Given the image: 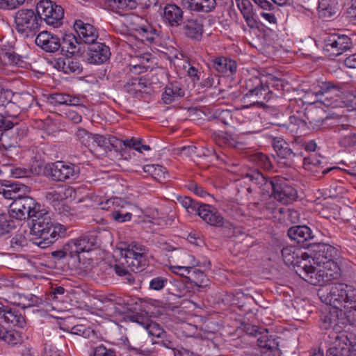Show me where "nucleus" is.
Returning <instances> with one entry per match:
<instances>
[{"mask_svg":"<svg viewBox=\"0 0 356 356\" xmlns=\"http://www.w3.org/2000/svg\"><path fill=\"white\" fill-rule=\"evenodd\" d=\"M245 177L284 204L292 202L298 197L296 189L284 177L275 176L269 179L258 170H250Z\"/></svg>","mask_w":356,"mask_h":356,"instance_id":"f257e3e1","label":"nucleus"},{"mask_svg":"<svg viewBox=\"0 0 356 356\" xmlns=\"http://www.w3.org/2000/svg\"><path fill=\"white\" fill-rule=\"evenodd\" d=\"M345 85L342 83L316 80L306 90L307 93L314 95L316 101L327 107H337L344 92Z\"/></svg>","mask_w":356,"mask_h":356,"instance_id":"f03ea898","label":"nucleus"},{"mask_svg":"<svg viewBox=\"0 0 356 356\" xmlns=\"http://www.w3.org/2000/svg\"><path fill=\"white\" fill-rule=\"evenodd\" d=\"M323 301L332 307L339 308L341 316L342 308L356 311V288L350 284L338 283L332 285L326 295L323 296Z\"/></svg>","mask_w":356,"mask_h":356,"instance_id":"7ed1b4c3","label":"nucleus"},{"mask_svg":"<svg viewBox=\"0 0 356 356\" xmlns=\"http://www.w3.org/2000/svg\"><path fill=\"white\" fill-rule=\"evenodd\" d=\"M41 26L42 20L36 8L35 10L21 8L15 13V29L25 38L35 35L40 31Z\"/></svg>","mask_w":356,"mask_h":356,"instance_id":"20e7f679","label":"nucleus"},{"mask_svg":"<svg viewBox=\"0 0 356 356\" xmlns=\"http://www.w3.org/2000/svg\"><path fill=\"white\" fill-rule=\"evenodd\" d=\"M298 143L296 139L291 144L287 143L282 138H274L272 146L276 153L277 162L285 167H293L296 163L301 162L302 152L298 151Z\"/></svg>","mask_w":356,"mask_h":356,"instance_id":"39448f33","label":"nucleus"},{"mask_svg":"<svg viewBox=\"0 0 356 356\" xmlns=\"http://www.w3.org/2000/svg\"><path fill=\"white\" fill-rule=\"evenodd\" d=\"M11 213H15V220L35 218L39 214H43V207L29 196L21 195L10 205Z\"/></svg>","mask_w":356,"mask_h":356,"instance_id":"423d86ee","label":"nucleus"},{"mask_svg":"<svg viewBox=\"0 0 356 356\" xmlns=\"http://www.w3.org/2000/svg\"><path fill=\"white\" fill-rule=\"evenodd\" d=\"M44 175L54 181H65L76 179L79 175V168L73 163L58 161L45 165Z\"/></svg>","mask_w":356,"mask_h":356,"instance_id":"0eeeda50","label":"nucleus"},{"mask_svg":"<svg viewBox=\"0 0 356 356\" xmlns=\"http://www.w3.org/2000/svg\"><path fill=\"white\" fill-rule=\"evenodd\" d=\"M36 9L42 23L44 22L47 25L56 28L63 24L64 10L54 1L40 0L36 3Z\"/></svg>","mask_w":356,"mask_h":356,"instance_id":"6e6552de","label":"nucleus"},{"mask_svg":"<svg viewBox=\"0 0 356 356\" xmlns=\"http://www.w3.org/2000/svg\"><path fill=\"white\" fill-rule=\"evenodd\" d=\"M334 346L327 349V356H356V334L346 330L333 336Z\"/></svg>","mask_w":356,"mask_h":356,"instance_id":"1a4fd4ad","label":"nucleus"},{"mask_svg":"<svg viewBox=\"0 0 356 356\" xmlns=\"http://www.w3.org/2000/svg\"><path fill=\"white\" fill-rule=\"evenodd\" d=\"M307 250L309 253L305 255L311 257L314 264L319 266L333 264L335 269L337 268L334 261L337 256V249L334 246L324 243H313Z\"/></svg>","mask_w":356,"mask_h":356,"instance_id":"9d476101","label":"nucleus"},{"mask_svg":"<svg viewBox=\"0 0 356 356\" xmlns=\"http://www.w3.org/2000/svg\"><path fill=\"white\" fill-rule=\"evenodd\" d=\"M244 88L247 90L243 99H250L253 103H262L271 92L265 88L264 81L258 76H251L245 81Z\"/></svg>","mask_w":356,"mask_h":356,"instance_id":"9b49d317","label":"nucleus"},{"mask_svg":"<svg viewBox=\"0 0 356 356\" xmlns=\"http://www.w3.org/2000/svg\"><path fill=\"white\" fill-rule=\"evenodd\" d=\"M352 46V40L348 36L332 34L325 38L323 50L329 56H338L350 49Z\"/></svg>","mask_w":356,"mask_h":356,"instance_id":"f8f14e48","label":"nucleus"},{"mask_svg":"<svg viewBox=\"0 0 356 356\" xmlns=\"http://www.w3.org/2000/svg\"><path fill=\"white\" fill-rule=\"evenodd\" d=\"M339 308L333 307L329 312H323L320 316L319 327L321 330L332 329L334 334L337 335L345 330L347 324L343 318H340Z\"/></svg>","mask_w":356,"mask_h":356,"instance_id":"ddd939ff","label":"nucleus"},{"mask_svg":"<svg viewBox=\"0 0 356 356\" xmlns=\"http://www.w3.org/2000/svg\"><path fill=\"white\" fill-rule=\"evenodd\" d=\"M58 229L43 231L38 234H31L30 241L41 248H45L56 242L58 238L64 237L66 228L63 225H58Z\"/></svg>","mask_w":356,"mask_h":356,"instance_id":"4468645a","label":"nucleus"},{"mask_svg":"<svg viewBox=\"0 0 356 356\" xmlns=\"http://www.w3.org/2000/svg\"><path fill=\"white\" fill-rule=\"evenodd\" d=\"M309 253V251L307 252H302L300 256L298 257L299 259H297V264H293L292 266L296 269V272L299 274L300 276H302V278L308 283L312 285H316L318 284L320 280H318L317 274H316V268L312 265L311 261H308V259L311 257H306L304 254Z\"/></svg>","mask_w":356,"mask_h":356,"instance_id":"2eb2a0df","label":"nucleus"},{"mask_svg":"<svg viewBox=\"0 0 356 356\" xmlns=\"http://www.w3.org/2000/svg\"><path fill=\"white\" fill-rule=\"evenodd\" d=\"M0 322L20 328H23L26 325L24 316L17 308L4 305L1 302Z\"/></svg>","mask_w":356,"mask_h":356,"instance_id":"dca6fc26","label":"nucleus"},{"mask_svg":"<svg viewBox=\"0 0 356 356\" xmlns=\"http://www.w3.org/2000/svg\"><path fill=\"white\" fill-rule=\"evenodd\" d=\"M290 239L295 241L300 246L308 249L312 245L309 241L313 239L314 235L311 229L307 225H294L287 231Z\"/></svg>","mask_w":356,"mask_h":356,"instance_id":"f3484780","label":"nucleus"},{"mask_svg":"<svg viewBox=\"0 0 356 356\" xmlns=\"http://www.w3.org/2000/svg\"><path fill=\"white\" fill-rule=\"evenodd\" d=\"M111 56L110 48L102 42H93L88 47V61L90 64H102Z\"/></svg>","mask_w":356,"mask_h":356,"instance_id":"a211bd4d","label":"nucleus"},{"mask_svg":"<svg viewBox=\"0 0 356 356\" xmlns=\"http://www.w3.org/2000/svg\"><path fill=\"white\" fill-rule=\"evenodd\" d=\"M36 45L43 51L49 53H55L60 50V40L47 31H41L35 38Z\"/></svg>","mask_w":356,"mask_h":356,"instance_id":"6ab92c4d","label":"nucleus"},{"mask_svg":"<svg viewBox=\"0 0 356 356\" xmlns=\"http://www.w3.org/2000/svg\"><path fill=\"white\" fill-rule=\"evenodd\" d=\"M204 222L214 227H222L224 218L221 213L213 206L202 204L197 213Z\"/></svg>","mask_w":356,"mask_h":356,"instance_id":"aec40b11","label":"nucleus"},{"mask_svg":"<svg viewBox=\"0 0 356 356\" xmlns=\"http://www.w3.org/2000/svg\"><path fill=\"white\" fill-rule=\"evenodd\" d=\"M74 29L81 42L90 44L95 42L98 38L97 30L92 25L84 23L81 20L75 21Z\"/></svg>","mask_w":356,"mask_h":356,"instance_id":"412c9836","label":"nucleus"},{"mask_svg":"<svg viewBox=\"0 0 356 356\" xmlns=\"http://www.w3.org/2000/svg\"><path fill=\"white\" fill-rule=\"evenodd\" d=\"M54 67L65 74H81L83 71V67L80 62L72 57L67 56L65 58L60 57L55 60Z\"/></svg>","mask_w":356,"mask_h":356,"instance_id":"4be33fe9","label":"nucleus"},{"mask_svg":"<svg viewBox=\"0 0 356 356\" xmlns=\"http://www.w3.org/2000/svg\"><path fill=\"white\" fill-rule=\"evenodd\" d=\"M185 254L186 257L188 259L189 261L188 263H186V264L191 265L187 266H174L172 268V272L175 273L179 274L181 275H184V272L179 273L180 271H184L186 273H189L191 270H193V273L194 275L197 276L198 278H200V280H193V282L195 283V284L199 287L202 288L207 285L208 280H204L205 275L204 272L197 270V269H193L195 264V258L193 255H191L186 252H185Z\"/></svg>","mask_w":356,"mask_h":356,"instance_id":"5701e85b","label":"nucleus"},{"mask_svg":"<svg viewBox=\"0 0 356 356\" xmlns=\"http://www.w3.org/2000/svg\"><path fill=\"white\" fill-rule=\"evenodd\" d=\"M42 213L43 214H39L37 217L33 218L31 234H38L43 231L50 232L54 229H58V225L59 224H53L49 211L44 209Z\"/></svg>","mask_w":356,"mask_h":356,"instance_id":"b1692460","label":"nucleus"},{"mask_svg":"<svg viewBox=\"0 0 356 356\" xmlns=\"http://www.w3.org/2000/svg\"><path fill=\"white\" fill-rule=\"evenodd\" d=\"M60 53L63 55L70 54L71 56L81 53L82 43L74 34H65L60 41Z\"/></svg>","mask_w":356,"mask_h":356,"instance_id":"393cba45","label":"nucleus"},{"mask_svg":"<svg viewBox=\"0 0 356 356\" xmlns=\"http://www.w3.org/2000/svg\"><path fill=\"white\" fill-rule=\"evenodd\" d=\"M182 31L186 38L200 41L204 33L203 24L197 19H188L184 22Z\"/></svg>","mask_w":356,"mask_h":356,"instance_id":"a878e982","label":"nucleus"},{"mask_svg":"<svg viewBox=\"0 0 356 356\" xmlns=\"http://www.w3.org/2000/svg\"><path fill=\"white\" fill-rule=\"evenodd\" d=\"M183 14L181 8L174 3L167 4L163 8V18L172 27H178L182 24Z\"/></svg>","mask_w":356,"mask_h":356,"instance_id":"bb28decb","label":"nucleus"},{"mask_svg":"<svg viewBox=\"0 0 356 356\" xmlns=\"http://www.w3.org/2000/svg\"><path fill=\"white\" fill-rule=\"evenodd\" d=\"M237 6L240 10L247 25L250 29H259V22L257 19V14L254 11L253 6L249 0L237 1Z\"/></svg>","mask_w":356,"mask_h":356,"instance_id":"cd10ccee","label":"nucleus"},{"mask_svg":"<svg viewBox=\"0 0 356 356\" xmlns=\"http://www.w3.org/2000/svg\"><path fill=\"white\" fill-rule=\"evenodd\" d=\"M185 95V90L179 82H171L166 85L162 94V101L165 104H170Z\"/></svg>","mask_w":356,"mask_h":356,"instance_id":"c85d7f7f","label":"nucleus"},{"mask_svg":"<svg viewBox=\"0 0 356 356\" xmlns=\"http://www.w3.org/2000/svg\"><path fill=\"white\" fill-rule=\"evenodd\" d=\"M158 341L152 342V344H159L169 350H171L174 356H198L197 354L185 349L178 348L176 342L172 340V337L165 332V336L161 337Z\"/></svg>","mask_w":356,"mask_h":356,"instance_id":"c756f323","label":"nucleus"},{"mask_svg":"<svg viewBox=\"0 0 356 356\" xmlns=\"http://www.w3.org/2000/svg\"><path fill=\"white\" fill-rule=\"evenodd\" d=\"M213 68L220 73L227 75L234 74L237 71V63L227 57H216L213 60Z\"/></svg>","mask_w":356,"mask_h":356,"instance_id":"7c9ffc66","label":"nucleus"},{"mask_svg":"<svg viewBox=\"0 0 356 356\" xmlns=\"http://www.w3.org/2000/svg\"><path fill=\"white\" fill-rule=\"evenodd\" d=\"M181 3L191 10L203 13L212 11L216 6V0H181Z\"/></svg>","mask_w":356,"mask_h":356,"instance_id":"2f4dec72","label":"nucleus"},{"mask_svg":"<svg viewBox=\"0 0 356 356\" xmlns=\"http://www.w3.org/2000/svg\"><path fill=\"white\" fill-rule=\"evenodd\" d=\"M107 145L110 147V149H107L109 151L114 149L117 152L122 151L126 148H131L134 149H138L137 145H139L138 141H136V138H132L129 140H122L115 136L108 135Z\"/></svg>","mask_w":356,"mask_h":356,"instance_id":"473e14b6","label":"nucleus"},{"mask_svg":"<svg viewBox=\"0 0 356 356\" xmlns=\"http://www.w3.org/2000/svg\"><path fill=\"white\" fill-rule=\"evenodd\" d=\"M332 266H333V264L323 266L324 269L316 272V274H317L318 280H320L319 283L316 284V285L328 283H331L334 285L339 283L337 282V281L340 278L341 273L338 270H333Z\"/></svg>","mask_w":356,"mask_h":356,"instance_id":"72a5a7b5","label":"nucleus"},{"mask_svg":"<svg viewBox=\"0 0 356 356\" xmlns=\"http://www.w3.org/2000/svg\"><path fill=\"white\" fill-rule=\"evenodd\" d=\"M0 59L6 65L22 67L24 63L22 56L16 52L14 47L2 49L0 51Z\"/></svg>","mask_w":356,"mask_h":356,"instance_id":"f704fd0d","label":"nucleus"},{"mask_svg":"<svg viewBox=\"0 0 356 356\" xmlns=\"http://www.w3.org/2000/svg\"><path fill=\"white\" fill-rule=\"evenodd\" d=\"M265 88H268V91L271 93L268 94V99H264V101H269L274 97H278L282 95V91L284 90V81L276 76H269L264 81Z\"/></svg>","mask_w":356,"mask_h":356,"instance_id":"c9c22d12","label":"nucleus"},{"mask_svg":"<svg viewBox=\"0 0 356 356\" xmlns=\"http://www.w3.org/2000/svg\"><path fill=\"white\" fill-rule=\"evenodd\" d=\"M74 240L81 252H89L98 245L97 237L95 233H88Z\"/></svg>","mask_w":356,"mask_h":356,"instance_id":"e433bc0d","label":"nucleus"},{"mask_svg":"<svg viewBox=\"0 0 356 356\" xmlns=\"http://www.w3.org/2000/svg\"><path fill=\"white\" fill-rule=\"evenodd\" d=\"M48 102L53 105L78 106L79 99L65 93H53L49 95Z\"/></svg>","mask_w":356,"mask_h":356,"instance_id":"4c0bfd02","label":"nucleus"},{"mask_svg":"<svg viewBox=\"0 0 356 356\" xmlns=\"http://www.w3.org/2000/svg\"><path fill=\"white\" fill-rule=\"evenodd\" d=\"M107 3L108 8L117 13L134 9L138 6L136 0H108Z\"/></svg>","mask_w":356,"mask_h":356,"instance_id":"58836bf2","label":"nucleus"},{"mask_svg":"<svg viewBox=\"0 0 356 356\" xmlns=\"http://www.w3.org/2000/svg\"><path fill=\"white\" fill-rule=\"evenodd\" d=\"M15 213H11L10 209L8 213L0 214V235H5L10 233L17 227Z\"/></svg>","mask_w":356,"mask_h":356,"instance_id":"ea45409f","label":"nucleus"},{"mask_svg":"<svg viewBox=\"0 0 356 356\" xmlns=\"http://www.w3.org/2000/svg\"><path fill=\"white\" fill-rule=\"evenodd\" d=\"M302 252L300 248L296 246H286L282 250V256L284 262L287 266H292L297 264V259L300 256Z\"/></svg>","mask_w":356,"mask_h":356,"instance_id":"a19ab883","label":"nucleus"},{"mask_svg":"<svg viewBox=\"0 0 356 356\" xmlns=\"http://www.w3.org/2000/svg\"><path fill=\"white\" fill-rule=\"evenodd\" d=\"M149 249L145 245L134 241L128 245L126 249L125 256L127 258H131V257H139V255L147 257Z\"/></svg>","mask_w":356,"mask_h":356,"instance_id":"79ce46f5","label":"nucleus"},{"mask_svg":"<svg viewBox=\"0 0 356 356\" xmlns=\"http://www.w3.org/2000/svg\"><path fill=\"white\" fill-rule=\"evenodd\" d=\"M321 114H323V112L320 110H309L305 113V120L314 129H318L323 125L324 120Z\"/></svg>","mask_w":356,"mask_h":356,"instance_id":"37998d69","label":"nucleus"},{"mask_svg":"<svg viewBox=\"0 0 356 356\" xmlns=\"http://www.w3.org/2000/svg\"><path fill=\"white\" fill-rule=\"evenodd\" d=\"M318 10L323 17H331L337 13L336 3L332 0H321L318 3Z\"/></svg>","mask_w":356,"mask_h":356,"instance_id":"c03bdc74","label":"nucleus"},{"mask_svg":"<svg viewBox=\"0 0 356 356\" xmlns=\"http://www.w3.org/2000/svg\"><path fill=\"white\" fill-rule=\"evenodd\" d=\"M136 31L142 36V40H145L150 43H154L159 37L157 30L149 25L139 26L136 29Z\"/></svg>","mask_w":356,"mask_h":356,"instance_id":"a18cd8bd","label":"nucleus"},{"mask_svg":"<svg viewBox=\"0 0 356 356\" xmlns=\"http://www.w3.org/2000/svg\"><path fill=\"white\" fill-rule=\"evenodd\" d=\"M211 136L215 143L219 146H235L236 140L232 135L227 132H213Z\"/></svg>","mask_w":356,"mask_h":356,"instance_id":"49530a36","label":"nucleus"},{"mask_svg":"<svg viewBox=\"0 0 356 356\" xmlns=\"http://www.w3.org/2000/svg\"><path fill=\"white\" fill-rule=\"evenodd\" d=\"M177 201L184 208L186 209L188 213L197 214L199 209H200V207L202 206V204L195 202L188 196L178 197Z\"/></svg>","mask_w":356,"mask_h":356,"instance_id":"de8ad7c7","label":"nucleus"},{"mask_svg":"<svg viewBox=\"0 0 356 356\" xmlns=\"http://www.w3.org/2000/svg\"><path fill=\"white\" fill-rule=\"evenodd\" d=\"M13 101L22 111L27 110L33 104V97L29 93L14 95Z\"/></svg>","mask_w":356,"mask_h":356,"instance_id":"09e8293b","label":"nucleus"},{"mask_svg":"<svg viewBox=\"0 0 356 356\" xmlns=\"http://www.w3.org/2000/svg\"><path fill=\"white\" fill-rule=\"evenodd\" d=\"M111 268L113 269L118 276L123 277V280H126L128 283L133 284L134 282L135 278L124 264L116 263L111 265Z\"/></svg>","mask_w":356,"mask_h":356,"instance_id":"8fccbe9b","label":"nucleus"},{"mask_svg":"<svg viewBox=\"0 0 356 356\" xmlns=\"http://www.w3.org/2000/svg\"><path fill=\"white\" fill-rule=\"evenodd\" d=\"M60 328L73 334L82 336L85 338L89 337L90 334L92 332L90 328L87 327L84 325H76L72 327H70L69 325L63 324Z\"/></svg>","mask_w":356,"mask_h":356,"instance_id":"3c124183","label":"nucleus"},{"mask_svg":"<svg viewBox=\"0 0 356 356\" xmlns=\"http://www.w3.org/2000/svg\"><path fill=\"white\" fill-rule=\"evenodd\" d=\"M1 341L6 343L8 345L11 346H15L17 344L22 343V337L21 334L16 330H5Z\"/></svg>","mask_w":356,"mask_h":356,"instance_id":"603ef678","label":"nucleus"},{"mask_svg":"<svg viewBox=\"0 0 356 356\" xmlns=\"http://www.w3.org/2000/svg\"><path fill=\"white\" fill-rule=\"evenodd\" d=\"M73 193V189L70 187L65 189L63 193L61 192H58L56 191H49L46 193L45 197L47 200L50 201L51 203L57 204V202H60L63 200L65 199L67 195H72Z\"/></svg>","mask_w":356,"mask_h":356,"instance_id":"864d4df0","label":"nucleus"},{"mask_svg":"<svg viewBox=\"0 0 356 356\" xmlns=\"http://www.w3.org/2000/svg\"><path fill=\"white\" fill-rule=\"evenodd\" d=\"M144 327L147 330L149 335L153 337L160 339L161 337H163V336H165L166 332L156 322L150 321L149 323H147L145 325Z\"/></svg>","mask_w":356,"mask_h":356,"instance_id":"5fc2aeb1","label":"nucleus"},{"mask_svg":"<svg viewBox=\"0 0 356 356\" xmlns=\"http://www.w3.org/2000/svg\"><path fill=\"white\" fill-rule=\"evenodd\" d=\"M131 259L132 261L129 263V266L134 272H141L148 266L149 261L147 257L139 255V257H131Z\"/></svg>","mask_w":356,"mask_h":356,"instance_id":"6e6d98bb","label":"nucleus"},{"mask_svg":"<svg viewBox=\"0 0 356 356\" xmlns=\"http://www.w3.org/2000/svg\"><path fill=\"white\" fill-rule=\"evenodd\" d=\"M213 119L224 124H229L232 120V113L229 109L216 108L213 113Z\"/></svg>","mask_w":356,"mask_h":356,"instance_id":"4d7b16f0","label":"nucleus"},{"mask_svg":"<svg viewBox=\"0 0 356 356\" xmlns=\"http://www.w3.org/2000/svg\"><path fill=\"white\" fill-rule=\"evenodd\" d=\"M302 165L303 168L307 170H314L316 167L320 168L321 165V161L319 156L315 154L310 155L309 156H304L302 154Z\"/></svg>","mask_w":356,"mask_h":356,"instance_id":"13d9d810","label":"nucleus"},{"mask_svg":"<svg viewBox=\"0 0 356 356\" xmlns=\"http://www.w3.org/2000/svg\"><path fill=\"white\" fill-rule=\"evenodd\" d=\"M92 134L83 128H79L76 133V136L79 141L87 147L92 145Z\"/></svg>","mask_w":356,"mask_h":356,"instance_id":"bf43d9fd","label":"nucleus"},{"mask_svg":"<svg viewBox=\"0 0 356 356\" xmlns=\"http://www.w3.org/2000/svg\"><path fill=\"white\" fill-rule=\"evenodd\" d=\"M4 107V114L6 115L7 118H10L13 121L19 122V115L22 111L18 107L17 104H15V102L13 100Z\"/></svg>","mask_w":356,"mask_h":356,"instance_id":"052dcab7","label":"nucleus"},{"mask_svg":"<svg viewBox=\"0 0 356 356\" xmlns=\"http://www.w3.org/2000/svg\"><path fill=\"white\" fill-rule=\"evenodd\" d=\"M5 184L6 188H10L11 192H13L15 195H24L26 192L29 191V188L25 184L19 181L12 182L10 181H6Z\"/></svg>","mask_w":356,"mask_h":356,"instance_id":"680f3d73","label":"nucleus"},{"mask_svg":"<svg viewBox=\"0 0 356 356\" xmlns=\"http://www.w3.org/2000/svg\"><path fill=\"white\" fill-rule=\"evenodd\" d=\"M253 160L261 168L265 170H270L272 168V164L269 157L261 153L257 152L253 155Z\"/></svg>","mask_w":356,"mask_h":356,"instance_id":"e2e57ef3","label":"nucleus"},{"mask_svg":"<svg viewBox=\"0 0 356 356\" xmlns=\"http://www.w3.org/2000/svg\"><path fill=\"white\" fill-rule=\"evenodd\" d=\"M10 247L16 250L19 251L23 247L27 245V241L22 234H17L10 241Z\"/></svg>","mask_w":356,"mask_h":356,"instance_id":"0e129e2a","label":"nucleus"},{"mask_svg":"<svg viewBox=\"0 0 356 356\" xmlns=\"http://www.w3.org/2000/svg\"><path fill=\"white\" fill-rule=\"evenodd\" d=\"M144 87V83H142L141 79L138 77L131 79L125 86L127 91L131 94L136 93Z\"/></svg>","mask_w":356,"mask_h":356,"instance_id":"69168bd1","label":"nucleus"},{"mask_svg":"<svg viewBox=\"0 0 356 356\" xmlns=\"http://www.w3.org/2000/svg\"><path fill=\"white\" fill-rule=\"evenodd\" d=\"M168 280L166 277L158 276L152 278L149 282V287L152 290L160 291L168 283Z\"/></svg>","mask_w":356,"mask_h":356,"instance_id":"338daca9","label":"nucleus"},{"mask_svg":"<svg viewBox=\"0 0 356 356\" xmlns=\"http://www.w3.org/2000/svg\"><path fill=\"white\" fill-rule=\"evenodd\" d=\"M93 356H117L116 352L113 348H107L104 345L101 344L97 346L93 351Z\"/></svg>","mask_w":356,"mask_h":356,"instance_id":"774afa93","label":"nucleus"}]
</instances>
